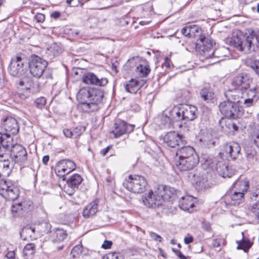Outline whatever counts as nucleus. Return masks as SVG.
<instances>
[{"label": "nucleus", "mask_w": 259, "mask_h": 259, "mask_svg": "<svg viewBox=\"0 0 259 259\" xmlns=\"http://www.w3.org/2000/svg\"><path fill=\"white\" fill-rule=\"evenodd\" d=\"M213 41L209 37L200 35L195 43V49L204 59H210V63L215 64L225 59L228 56L229 50L225 47L215 51L213 49Z\"/></svg>", "instance_id": "f257e3e1"}, {"label": "nucleus", "mask_w": 259, "mask_h": 259, "mask_svg": "<svg viewBox=\"0 0 259 259\" xmlns=\"http://www.w3.org/2000/svg\"><path fill=\"white\" fill-rule=\"evenodd\" d=\"M104 96L103 91L95 88L84 87L80 89L77 95V99L80 103V108L84 112H95L100 108Z\"/></svg>", "instance_id": "f03ea898"}, {"label": "nucleus", "mask_w": 259, "mask_h": 259, "mask_svg": "<svg viewBox=\"0 0 259 259\" xmlns=\"http://www.w3.org/2000/svg\"><path fill=\"white\" fill-rule=\"evenodd\" d=\"M175 164L181 171L193 169L199 163V158L194 149L191 146H182L178 148L176 152Z\"/></svg>", "instance_id": "7ed1b4c3"}, {"label": "nucleus", "mask_w": 259, "mask_h": 259, "mask_svg": "<svg viewBox=\"0 0 259 259\" xmlns=\"http://www.w3.org/2000/svg\"><path fill=\"white\" fill-rule=\"evenodd\" d=\"M231 43L238 50L246 54L255 52L259 44L257 37L254 34L246 36L241 33L233 36Z\"/></svg>", "instance_id": "20e7f679"}, {"label": "nucleus", "mask_w": 259, "mask_h": 259, "mask_svg": "<svg viewBox=\"0 0 259 259\" xmlns=\"http://www.w3.org/2000/svg\"><path fill=\"white\" fill-rule=\"evenodd\" d=\"M123 185L129 191L134 193H141L145 190L147 182L142 176L130 175L125 180Z\"/></svg>", "instance_id": "39448f33"}, {"label": "nucleus", "mask_w": 259, "mask_h": 259, "mask_svg": "<svg viewBox=\"0 0 259 259\" xmlns=\"http://www.w3.org/2000/svg\"><path fill=\"white\" fill-rule=\"evenodd\" d=\"M197 109L191 105L185 104L172 111V115L176 120L192 121L197 117Z\"/></svg>", "instance_id": "423d86ee"}, {"label": "nucleus", "mask_w": 259, "mask_h": 259, "mask_svg": "<svg viewBox=\"0 0 259 259\" xmlns=\"http://www.w3.org/2000/svg\"><path fill=\"white\" fill-rule=\"evenodd\" d=\"M47 66L48 62L36 55L32 56L29 62L30 73L37 78L42 75Z\"/></svg>", "instance_id": "0eeeda50"}, {"label": "nucleus", "mask_w": 259, "mask_h": 259, "mask_svg": "<svg viewBox=\"0 0 259 259\" xmlns=\"http://www.w3.org/2000/svg\"><path fill=\"white\" fill-rule=\"evenodd\" d=\"M0 194L7 200L14 201L18 197L19 190L11 181L1 180Z\"/></svg>", "instance_id": "6e6552de"}, {"label": "nucleus", "mask_w": 259, "mask_h": 259, "mask_svg": "<svg viewBox=\"0 0 259 259\" xmlns=\"http://www.w3.org/2000/svg\"><path fill=\"white\" fill-rule=\"evenodd\" d=\"M27 152L26 149L21 145L15 144L10 150V158L15 163L22 165L27 160Z\"/></svg>", "instance_id": "1a4fd4ad"}, {"label": "nucleus", "mask_w": 259, "mask_h": 259, "mask_svg": "<svg viewBox=\"0 0 259 259\" xmlns=\"http://www.w3.org/2000/svg\"><path fill=\"white\" fill-rule=\"evenodd\" d=\"M219 109L221 113L229 118H236L241 115L240 107L228 99L220 104Z\"/></svg>", "instance_id": "9d476101"}, {"label": "nucleus", "mask_w": 259, "mask_h": 259, "mask_svg": "<svg viewBox=\"0 0 259 259\" xmlns=\"http://www.w3.org/2000/svg\"><path fill=\"white\" fill-rule=\"evenodd\" d=\"M164 143L171 148L182 147L187 144L185 138L175 131L167 133L163 137Z\"/></svg>", "instance_id": "9b49d317"}, {"label": "nucleus", "mask_w": 259, "mask_h": 259, "mask_svg": "<svg viewBox=\"0 0 259 259\" xmlns=\"http://www.w3.org/2000/svg\"><path fill=\"white\" fill-rule=\"evenodd\" d=\"M76 168L75 163L69 159H63L59 161L55 168L56 174L63 180H66V175L74 170Z\"/></svg>", "instance_id": "f8f14e48"}, {"label": "nucleus", "mask_w": 259, "mask_h": 259, "mask_svg": "<svg viewBox=\"0 0 259 259\" xmlns=\"http://www.w3.org/2000/svg\"><path fill=\"white\" fill-rule=\"evenodd\" d=\"M144 204L149 208H155L162 205L163 203L162 196H160L159 189L153 192L150 191L142 197Z\"/></svg>", "instance_id": "ddd939ff"}, {"label": "nucleus", "mask_w": 259, "mask_h": 259, "mask_svg": "<svg viewBox=\"0 0 259 259\" xmlns=\"http://www.w3.org/2000/svg\"><path fill=\"white\" fill-rule=\"evenodd\" d=\"M252 78L249 74L245 72L238 74L232 81V85L233 88H238L240 90L249 88L252 82Z\"/></svg>", "instance_id": "4468645a"}, {"label": "nucleus", "mask_w": 259, "mask_h": 259, "mask_svg": "<svg viewBox=\"0 0 259 259\" xmlns=\"http://www.w3.org/2000/svg\"><path fill=\"white\" fill-rule=\"evenodd\" d=\"M135 125L128 124L125 121L118 119L114 124V130L112 133L114 134L115 138H118L123 134L131 133L134 131Z\"/></svg>", "instance_id": "2eb2a0df"}, {"label": "nucleus", "mask_w": 259, "mask_h": 259, "mask_svg": "<svg viewBox=\"0 0 259 259\" xmlns=\"http://www.w3.org/2000/svg\"><path fill=\"white\" fill-rule=\"evenodd\" d=\"M257 89L256 86H254L251 88H247L243 89L242 91V95L244 98V107H249L253 105L258 99Z\"/></svg>", "instance_id": "dca6fc26"}, {"label": "nucleus", "mask_w": 259, "mask_h": 259, "mask_svg": "<svg viewBox=\"0 0 259 259\" xmlns=\"http://www.w3.org/2000/svg\"><path fill=\"white\" fill-rule=\"evenodd\" d=\"M82 81L85 84L99 87H104L108 82L107 78H99L95 73L92 72L84 73L82 77Z\"/></svg>", "instance_id": "f3484780"}, {"label": "nucleus", "mask_w": 259, "mask_h": 259, "mask_svg": "<svg viewBox=\"0 0 259 259\" xmlns=\"http://www.w3.org/2000/svg\"><path fill=\"white\" fill-rule=\"evenodd\" d=\"M23 65L24 63L21 57H14L12 58L8 68L10 74L13 76L19 77L23 73Z\"/></svg>", "instance_id": "a211bd4d"}, {"label": "nucleus", "mask_w": 259, "mask_h": 259, "mask_svg": "<svg viewBox=\"0 0 259 259\" xmlns=\"http://www.w3.org/2000/svg\"><path fill=\"white\" fill-rule=\"evenodd\" d=\"M226 99L229 100L236 105L244 107V98L242 95V91L238 88H233L232 90H229L225 93Z\"/></svg>", "instance_id": "6ab92c4d"}, {"label": "nucleus", "mask_w": 259, "mask_h": 259, "mask_svg": "<svg viewBox=\"0 0 259 259\" xmlns=\"http://www.w3.org/2000/svg\"><path fill=\"white\" fill-rule=\"evenodd\" d=\"M241 147L238 143L236 142H232L227 144L224 146V151L220 152L219 154L226 153L232 159L235 160L240 154Z\"/></svg>", "instance_id": "aec40b11"}, {"label": "nucleus", "mask_w": 259, "mask_h": 259, "mask_svg": "<svg viewBox=\"0 0 259 259\" xmlns=\"http://www.w3.org/2000/svg\"><path fill=\"white\" fill-rule=\"evenodd\" d=\"M188 177L192 184L196 186L197 189L202 190L206 188L207 181L198 171L195 170L194 172H190Z\"/></svg>", "instance_id": "412c9836"}, {"label": "nucleus", "mask_w": 259, "mask_h": 259, "mask_svg": "<svg viewBox=\"0 0 259 259\" xmlns=\"http://www.w3.org/2000/svg\"><path fill=\"white\" fill-rule=\"evenodd\" d=\"M158 189L160 196H162L163 202L174 200L179 193L174 188L168 186H160Z\"/></svg>", "instance_id": "4be33fe9"}, {"label": "nucleus", "mask_w": 259, "mask_h": 259, "mask_svg": "<svg viewBox=\"0 0 259 259\" xmlns=\"http://www.w3.org/2000/svg\"><path fill=\"white\" fill-rule=\"evenodd\" d=\"M5 130L10 134L16 135L19 132V126L16 119L12 117H7L3 121Z\"/></svg>", "instance_id": "5701e85b"}, {"label": "nucleus", "mask_w": 259, "mask_h": 259, "mask_svg": "<svg viewBox=\"0 0 259 259\" xmlns=\"http://www.w3.org/2000/svg\"><path fill=\"white\" fill-rule=\"evenodd\" d=\"M99 200L96 199L88 204L83 209L82 215L88 219L95 215L99 210Z\"/></svg>", "instance_id": "b1692460"}, {"label": "nucleus", "mask_w": 259, "mask_h": 259, "mask_svg": "<svg viewBox=\"0 0 259 259\" xmlns=\"http://www.w3.org/2000/svg\"><path fill=\"white\" fill-rule=\"evenodd\" d=\"M196 198L190 195L182 197L179 201V206L181 209L192 212L193 210Z\"/></svg>", "instance_id": "393cba45"}, {"label": "nucleus", "mask_w": 259, "mask_h": 259, "mask_svg": "<svg viewBox=\"0 0 259 259\" xmlns=\"http://www.w3.org/2000/svg\"><path fill=\"white\" fill-rule=\"evenodd\" d=\"M249 187V182L247 179L240 177L233 183L232 189L241 191V192H246Z\"/></svg>", "instance_id": "a878e982"}, {"label": "nucleus", "mask_w": 259, "mask_h": 259, "mask_svg": "<svg viewBox=\"0 0 259 259\" xmlns=\"http://www.w3.org/2000/svg\"><path fill=\"white\" fill-rule=\"evenodd\" d=\"M82 180L81 176L78 174L72 175L67 180L66 183L68 187L71 188V192L69 193V194L71 195L75 189H78Z\"/></svg>", "instance_id": "bb28decb"}, {"label": "nucleus", "mask_w": 259, "mask_h": 259, "mask_svg": "<svg viewBox=\"0 0 259 259\" xmlns=\"http://www.w3.org/2000/svg\"><path fill=\"white\" fill-rule=\"evenodd\" d=\"M245 154L248 164H253L258 160L259 156L255 150L252 147L246 146L245 148Z\"/></svg>", "instance_id": "cd10ccee"}, {"label": "nucleus", "mask_w": 259, "mask_h": 259, "mask_svg": "<svg viewBox=\"0 0 259 259\" xmlns=\"http://www.w3.org/2000/svg\"><path fill=\"white\" fill-rule=\"evenodd\" d=\"M212 135L208 132L201 131L197 137V140L199 141L201 146L205 147H209L210 145H213L212 142Z\"/></svg>", "instance_id": "c85d7f7f"}, {"label": "nucleus", "mask_w": 259, "mask_h": 259, "mask_svg": "<svg viewBox=\"0 0 259 259\" xmlns=\"http://www.w3.org/2000/svg\"><path fill=\"white\" fill-rule=\"evenodd\" d=\"M13 141V139L10 136H7V135H2L1 134L0 140V157H3L4 156V153L2 151L1 146L3 148L10 151L11 149H12V146L14 145L12 143Z\"/></svg>", "instance_id": "c756f323"}, {"label": "nucleus", "mask_w": 259, "mask_h": 259, "mask_svg": "<svg viewBox=\"0 0 259 259\" xmlns=\"http://www.w3.org/2000/svg\"><path fill=\"white\" fill-rule=\"evenodd\" d=\"M228 195L231 200L234 202V204H239L244 201V193L241 191H236L231 188L228 192Z\"/></svg>", "instance_id": "7c9ffc66"}, {"label": "nucleus", "mask_w": 259, "mask_h": 259, "mask_svg": "<svg viewBox=\"0 0 259 259\" xmlns=\"http://www.w3.org/2000/svg\"><path fill=\"white\" fill-rule=\"evenodd\" d=\"M216 170L220 173V175L224 178H231L234 173L230 171L229 167L222 163L220 161H216Z\"/></svg>", "instance_id": "2f4dec72"}, {"label": "nucleus", "mask_w": 259, "mask_h": 259, "mask_svg": "<svg viewBox=\"0 0 259 259\" xmlns=\"http://www.w3.org/2000/svg\"><path fill=\"white\" fill-rule=\"evenodd\" d=\"M63 52V49L60 44H52L47 50V54L51 57L58 56Z\"/></svg>", "instance_id": "473e14b6"}, {"label": "nucleus", "mask_w": 259, "mask_h": 259, "mask_svg": "<svg viewBox=\"0 0 259 259\" xmlns=\"http://www.w3.org/2000/svg\"><path fill=\"white\" fill-rule=\"evenodd\" d=\"M124 86L126 92L133 94L136 93L140 88L139 81L134 79H131Z\"/></svg>", "instance_id": "72a5a7b5"}, {"label": "nucleus", "mask_w": 259, "mask_h": 259, "mask_svg": "<svg viewBox=\"0 0 259 259\" xmlns=\"http://www.w3.org/2000/svg\"><path fill=\"white\" fill-rule=\"evenodd\" d=\"M201 98L207 103L213 102L214 99V93L209 89L203 88L200 92Z\"/></svg>", "instance_id": "f704fd0d"}, {"label": "nucleus", "mask_w": 259, "mask_h": 259, "mask_svg": "<svg viewBox=\"0 0 259 259\" xmlns=\"http://www.w3.org/2000/svg\"><path fill=\"white\" fill-rule=\"evenodd\" d=\"M242 234L243 235L242 239L240 241H237V243L238 244L237 249H242L245 252H247L252 245V243L248 239L244 238V233L243 232Z\"/></svg>", "instance_id": "c9c22d12"}, {"label": "nucleus", "mask_w": 259, "mask_h": 259, "mask_svg": "<svg viewBox=\"0 0 259 259\" xmlns=\"http://www.w3.org/2000/svg\"><path fill=\"white\" fill-rule=\"evenodd\" d=\"M67 235L65 230L56 228L53 234V241L54 242L63 241L66 238Z\"/></svg>", "instance_id": "e433bc0d"}, {"label": "nucleus", "mask_w": 259, "mask_h": 259, "mask_svg": "<svg viewBox=\"0 0 259 259\" xmlns=\"http://www.w3.org/2000/svg\"><path fill=\"white\" fill-rule=\"evenodd\" d=\"M150 70L149 66L146 64H140L136 68V72L138 73L141 77L147 76V75L150 73Z\"/></svg>", "instance_id": "4c0bfd02"}, {"label": "nucleus", "mask_w": 259, "mask_h": 259, "mask_svg": "<svg viewBox=\"0 0 259 259\" xmlns=\"http://www.w3.org/2000/svg\"><path fill=\"white\" fill-rule=\"evenodd\" d=\"M246 64L252 68L259 76V60L248 59Z\"/></svg>", "instance_id": "58836bf2"}, {"label": "nucleus", "mask_w": 259, "mask_h": 259, "mask_svg": "<svg viewBox=\"0 0 259 259\" xmlns=\"http://www.w3.org/2000/svg\"><path fill=\"white\" fill-rule=\"evenodd\" d=\"M35 248L36 246L34 243L27 244L23 249V254L26 256L33 254L35 252Z\"/></svg>", "instance_id": "ea45409f"}, {"label": "nucleus", "mask_w": 259, "mask_h": 259, "mask_svg": "<svg viewBox=\"0 0 259 259\" xmlns=\"http://www.w3.org/2000/svg\"><path fill=\"white\" fill-rule=\"evenodd\" d=\"M251 138L254 144L259 147V125L255 126L251 134Z\"/></svg>", "instance_id": "a19ab883"}, {"label": "nucleus", "mask_w": 259, "mask_h": 259, "mask_svg": "<svg viewBox=\"0 0 259 259\" xmlns=\"http://www.w3.org/2000/svg\"><path fill=\"white\" fill-rule=\"evenodd\" d=\"M72 130L74 138H77L85 131V127L82 125H78L73 128Z\"/></svg>", "instance_id": "79ce46f5"}, {"label": "nucleus", "mask_w": 259, "mask_h": 259, "mask_svg": "<svg viewBox=\"0 0 259 259\" xmlns=\"http://www.w3.org/2000/svg\"><path fill=\"white\" fill-rule=\"evenodd\" d=\"M103 259H123V257L119 252H111L107 253Z\"/></svg>", "instance_id": "37998d69"}, {"label": "nucleus", "mask_w": 259, "mask_h": 259, "mask_svg": "<svg viewBox=\"0 0 259 259\" xmlns=\"http://www.w3.org/2000/svg\"><path fill=\"white\" fill-rule=\"evenodd\" d=\"M23 210V204L22 203H18L12 204L11 210L13 214H19Z\"/></svg>", "instance_id": "c03bdc74"}, {"label": "nucleus", "mask_w": 259, "mask_h": 259, "mask_svg": "<svg viewBox=\"0 0 259 259\" xmlns=\"http://www.w3.org/2000/svg\"><path fill=\"white\" fill-rule=\"evenodd\" d=\"M46 104V99L45 97H40L34 101L35 106L39 108L42 109Z\"/></svg>", "instance_id": "a18cd8bd"}, {"label": "nucleus", "mask_w": 259, "mask_h": 259, "mask_svg": "<svg viewBox=\"0 0 259 259\" xmlns=\"http://www.w3.org/2000/svg\"><path fill=\"white\" fill-rule=\"evenodd\" d=\"M83 247L81 245H76L71 250V254H72L73 257H75L78 254L81 253L82 251Z\"/></svg>", "instance_id": "49530a36"}, {"label": "nucleus", "mask_w": 259, "mask_h": 259, "mask_svg": "<svg viewBox=\"0 0 259 259\" xmlns=\"http://www.w3.org/2000/svg\"><path fill=\"white\" fill-rule=\"evenodd\" d=\"M190 25L185 26L182 29L181 32L185 36L192 37Z\"/></svg>", "instance_id": "de8ad7c7"}, {"label": "nucleus", "mask_w": 259, "mask_h": 259, "mask_svg": "<svg viewBox=\"0 0 259 259\" xmlns=\"http://www.w3.org/2000/svg\"><path fill=\"white\" fill-rule=\"evenodd\" d=\"M149 236L151 239L156 241L160 242L162 241V237L154 232H150Z\"/></svg>", "instance_id": "09e8293b"}, {"label": "nucleus", "mask_w": 259, "mask_h": 259, "mask_svg": "<svg viewBox=\"0 0 259 259\" xmlns=\"http://www.w3.org/2000/svg\"><path fill=\"white\" fill-rule=\"evenodd\" d=\"M190 26L192 36H195L196 35V33H199V31H201V30L199 27L197 25H190Z\"/></svg>", "instance_id": "8fccbe9b"}, {"label": "nucleus", "mask_w": 259, "mask_h": 259, "mask_svg": "<svg viewBox=\"0 0 259 259\" xmlns=\"http://www.w3.org/2000/svg\"><path fill=\"white\" fill-rule=\"evenodd\" d=\"M224 242V240L222 238H217L213 240L212 246L214 248H218L221 246V243Z\"/></svg>", "instance_id": "3c124183"}, {"label": "nucleus", "mask_w": 259, "mask_h": 259, "mask_svg": "<svg viewBox=\"0 0 259 259\" xmlns=\"http://www.w3.org/2000/svg\"><path fill=\"white\" fill-rule=\"evenodd\" d=\"M161 120L162 122V123L165 125H169L171 124V119L169 117L164 115L161 117Z\"/></svg>", "instance_id": "603ef678"}, {"label": "nucleus", "mask_w": 259, "mask_h": 259, "mask_svg": "<svg viewBox=\"0 0 259 259\" xmlns=\"http://www.w3.org/2000/svg\"><path fill=\"white\" fill-rule=\"evenodd\" d=\"M34 19L38 23H42L45 20V16L41 13H38L34 16Z\"/></svg>", "instance_id": "864d4df0"}, {"label": "nucleus", "mask_w": 259, "mask_h": 259, "mask_svg": "<svg viewBox=\"0 0 259 259\" xmlns=\"http://www.w3.org/2000/svg\"><path fill=\"white\" fill-rule=\"evenodd\" d=\"M171 62L168 57L164 58V62L162 64V66L165 67L166 69H169L171 68Z\"/></svg>", "instance_id": "5fc2aeb1"}, {"label": "nucleus", "mask_w": 259, "mask_h": 259, "mask_svg": "<svg viewBox=\"0 0 259 259\" xmlns=\"http://www.w3.org/2000/svg\"><path fill=\"white\" fill-rule=\"evenodd\" d=\"M202 228L204 230L207 232H210L211 231V225L209 222L204 221L202 223Z\"/></svg>", "instance_id": "6e6d98bb"}, {"label": "nucleus", "mask_w": 259, "mask_h": 259, "mask_svg": "<svg viewBox=\"0 0 259 259\" xmlns=\"http://www.w3.org/2000/svg\"><path fill=\"white\" fill-rule=\"evenodd\" d=\"M63 134L64 136L67 138H74L72 130L68 128L64 129L63 130Z\"/></svg>", "instance_id": "4d7b16f0"}, {"label": "nucleus", "mask_w": 259, "mask_h": 259, "mask_svg": "<svg viewBox=\"0 0 259 259\" xmlns=\"http://www.w3.org/2000/svg\"><path fill=\"white\" fill-rule=\"evenodd\" d=\"M112 245V242L111 241L105 240L103 244L102 245V247L104 249H108L110 248Z\"/></svg>", "instance_id": "13d9d810"}, {"label": "nucleus", "mask_w": 259, "mask_h": 259, "mask_svg": "<svg viewBox=\"0 0 259 259\" xmlns=\"http://www.w3.org/2000/svg\"><path fill=\"white\" fill-rule=\"evenodd\" d=\"M30 232L34 233L35 232V229L31 227H26L24 228L22 230V232L23 233L25 232L30 233Z\"/></svg>", "instance_id": "bf43d9fd"}, {"label": "nucleus", "mask_w": 259, "mask_h": 259, "mask_svg": "<svg viewBox=\"0 0 259 259\" xmlns=\"http://www.w3.org/2000/svg\"><path fill=\"white\" fill-rule=\"evenodd\" d=\"M143 10L144 11H146V10L149 11L150 14H151L153 11V6L151 4H147L144 6Z\"/></svg>", "instance_id": "052dcab7"}, {"label": "nucleus", "mask_w": 259, "mask_h": 259, "mask_svg": "<svg viewBox=\"0 0 259 259\" xmlns=\"http://www.w3.org/2000/svg\"><path fill=\"white\" fill-rule=\"evenodd\" d=\"M193 237L192 236H189L188 237H186L184 238V242L185 244H188L190 243L193 242Z\"/></svg>", "instance_id": "680f3d73"}, {"label": "nucleus", "mask_w": 259, "mask_h": 259, "mask_svg": "<svg viewBox=\"0 0 259 259\" xmlns=\"http://www.w3.org/2000/svg\"><path fill=\"white\" fill-rule=\"evenodd\" d=\"M111 146H107L106 148L102 149L101 151V154L103 155V156H105L106 155V154L108 152V151H109V150L111 149Z\"/></svg>", "instance_id": "e2e57ef3"}, {"label": "nucleus", "mask_w": 259, "mask_h": 259, "mask_svg": "<svg viewBox=\"0 0 259 259\" xmlns=\"http://www.w3.org/2000/svg\"><path fill=\"white\" fill-rule=\"evenodd\" d=\"M6 256L8 258L15 259V252L9 251L6 254Z\"/></svg>", "instance_id": "0e129e2a"}, {"label": "nucleus", "mask_w": 259, "mask_h": 259, "mask_svg": "<svg viewBox=\"0 0 259 259\" xmlns=\"http://www.w3.org/2000/svg\"><path fill=\"white\" fill-rule=\"evenodd\" d=\"M60 13L59 12H55L51 14V17L57 19L60 17Z\"/></svg>", "instance_id": "69168bd1"}, {"label": "nucleus", "mask_w": 259, "mask_h": 259, "mask_svg": "<svg viewBox=\"0 0 259 259\" xmlns=\"http://www.w3.org/2000/svg\"><path fill=\"white\" fill-rule=\"evenodd\" d=\"M49 155H45L42 158V162L45 164H47L48 162L49 161Z\"/></svg>", "instance_id": "338daca9"}, {"label": "nucleus", "mask_w": 259, "mask_h": 259, "mask_svg": "<svg viewBox=\"0 0 259 259\" xmlns=\"http://www.w3.org/2000/svg\"><path fill=\"white\" fill-rule=\"evenodd\" d=\"M74 0H66V4L70 6H74V5H72L71 3Z\"/></svg>", "instance_id": "774afa93"}]
</instances>
